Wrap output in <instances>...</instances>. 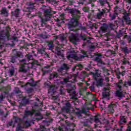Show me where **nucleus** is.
<instances>
[{
    "mask_svg": "<svg viewBox=\"0 0 131 131\" xmlns=\"http://www.w3.org/2000/svg\"><path fill=\"white\" fill-rule=\"evenodd\" d=\"M62 47H63V46H59V47L57 46V47L55 48V51H56V52H59V51H60V50H61V48H62Z\"/></svg>",
    "mask_w": 131,
    "mask_h": 131,
    "instance_id": "e2e57ef3",
    "label": "nucleus"
},
{
    "mask_svg": "<svg viewBox=\"0 0 131 131\" xmlns=\"http://www.w3.org/2000/svg\"><path fill=\"white\" fill-rule=\"evenodd\" d=\"M24 57V55H23V53L22 52L18 51L14 55H12L10 58L9 61L10 63H17L18 62V58H23Z\"/></svg>",
    "mask_w": 131,
    "mask_h": 131,
    "instance_id": "0eeeda50",
    "label": "nucleus"
},
{
    "mask_svg": "<svg viewBox=\"0 0 131 131\" xmlns=\"http://www.w3.org/2000/svg\"><path fill=\"white\" fill-rule=\"evenodd\" d=\"M50 37L49 35H43L42 38H49Z\"/></svg>",
    "mask_w": 131,
    "mask_h": 131,
    "instance_id": "774afa93",
    "label": "nucleus"
},
{
    "mask_svg": "<svg viewBox=\"0 0 131 131\" xmlns=\"http://www.w3.org/2000/svg\"><path fill=\"white\" fill-rule=\"evenodd\" d=\"M96 80V85L98 87L99 86H102L103 85V81H104V79L102 78H97V80Z\"/></svg>",
    "mask_w": 131,
    "mask_h": 131,
    "instance_id": "b1692460",
    "label": "nucleus"
},
{
    "mask_svg": "<svg viewBox=\"0 0 131 131\" xmlns=\"http://www.w3.org/2000/svg\"><path fill=\"white\" fill-rule=\"evenodd\" d=\"M76 67L78 68V69H79V70H82V69L83 68V66H82V64L79 63L77 65H76Z\"/></svg>",
    "mask_w": 131,
    "mask_h": 131,
    "instance_id": "5fc2aeb1",
    "label": "nucleus"
},
{
    "mask_svg": "<svg viewBox=\"0 0 131 131\" xmlns=\"http://www.w3.org/2000/svg\"><path fill=\"white\" fill-rule=\"evenodd\" d=\"M15 92L16 94H20V93H21V91H20V89L18 88H15Z\"/></svg>",
    "mask_w": 131,
    "mask_h": 131,
    "instance_id": "bf43d9fd",
    "label": "nucleus"
},
{
    "mask_svg": "<svg viewBox=\"0 0 131 131\" xmlns=\"http://www.w3.org/2000/svg\"><path fill=\"white\" fill-rule=\"evenodd\" d=\"M102 98L109 100L110 99V89H109V84L106 85V88L103 89V92L102 94Z\"/></svg>",
    "mask_w": 131,
    "mask_h": 131,
    "instance_id": "1a4fd4ad",
    "label": "nucleus"
},
{
    "mask_svg": "<svg viewBox=\"0 0 131 131\" xmlns=\"http://www.w3.org/2000/svg\"><path fill=\"white\" fill-rule=\"evenodd\" d=\"M58 77H59V74L56 72H53L52 73L49 74L48 79H49V80H52V79L58 78Z\"/></svg>",
    "mask_w": 131,
    "mask_h": 131,
    "instance_id": "4468645a",
    "label": "nucleus"
},
{
    "mask_svg": "<svg viewBox=\"0 0 131 131\" xmlns=\"http://www.w3.org/2000/svg\"><path fill=\"white\" fill-rule=\"evenodd\" d=\"M65 106H66L62 108L63 112H65V113H69L70 109H72L73 108L71 103L68 101L65 103Z\"/></svg>",
    "mask_w": 131,
    "mask_h": 131,
    "instance_id": "9b49d317",
    "label": "nucleus"
},
{
    "mask_svg": "<svg viewBox=\"0 0 131 131\" xmlns=\"http://www.w3.org/2000/svg\"><path fill=\"white\" fill-rule=\"evenodd\" d=\"M48 47V50H50V51H53V50L55 48V45H54V42L52 40H47L46 41Z\"/></svg>",
    "mask_w": 131,
    "mask_h": 131,
    "instance_id": "2eb2a0df",
    "label": "nucleus"
},
{
    "mask_svg": "<svg viewBox=\"0 0 131 131\" xmlns=\"http://www.w3.org/2000/svg\"><path fill=\"white\" fill-rule=\"evenodd\" d=\"M46 29L47 31H51L52 30V26L50 25L46 26Z\"/></svg>",
    "mask_w": 131,
    "mask_h": 131,
    "instance_id": "6e6d98bb",
    "label": "nucleus"
},
{
    "mask_svg": "<svg viewBox=\"0 0 131 131\" xmlns=\"http://www.w3.org/2000/svg\"><path fill=\"white\" fill-rule=\"evenodd\" d=\"M34 110H33L31 111H26L25 113V116H28L29 115H30L31 116H32V115H33V114H34Z\"/></svg>",
    "mask_w": 131,
    "mask_h": 131,
    "instance_id": "4c0bfd02",
    "label": "nucleus"
},
{
    "mask_svg": "<svg viewBox=\"0 0 131 131\" xmlns=\"http://www.w3.org/2000/svg\"><path fill=\"white\" fill-rule=\"evenodd\" d=\"M80 37L81 38V39L84 40V41L86 40V36H85L84 34H81L80 35Z\"/></svg>",
    "mask_w": 131,
    "mask_h": 131,
    "instance_id": "3c124183",
    "label": "nucleus"
},
{
    "mask_svg": "<svg viewBox=\"0 0 131 131\" xmlns=\"http://www.w3.org/2000/svg\"><path fill=\"white\" fill-rule=\"evenodd\" d=\"M5 99V95H4V93H1L0 94V102H3Z\"/></svg>",
    "mask_w": 131,
    "mask_h": 131,
    "instance_id": "864d4df0",
    "label": "nucleus"
},
{
    "mask_svg": "<svg viewBox=\"0 0 131 131\" xmlns=\"http://www.w3.org/2000/svg\"><path fill=\"white\" fill-rule=\"evenodd\" d=\"M94 61L98 62L100 64H103V65H105V63L103 62L102 61V55L101 54H97L95 56V58L94 59Z\"/></svg>",
    "mask_w": 131,
    "mask_h": 131,
    "instance_id": "dca6fc26",
    "label": "nucleus"
},
{
    "mask_svg": "<svg viewBox=\"0 0 131 131\" xmlns=\"http://www.w3.org/2000/svg\"><path fill=\"white\" fill-rule=\"evenodd\" d=\"M115 32L117 34V36H116V38H120V37H121V36H122V35H123V32H122V31L121 30H119V33H117V31H115Z\"/></svg>",
    "mask_w": 131,
    "mask_h": 131,
    "instance_id": "72a5a7b5",
    "label": "nucleus"
},
{
    "mask_svg": "<svg viewBox=\"0 0 131 131\" xmlns=\"http://www.w3.org/2000/svg\"><path fill=\"white\" fill-rule=\"evenodd\" d=\"M7 91H8V87L0 86V92H4L3 94H7Z\"/></svg>",
    "mask_w": 131,
    "mask_h": 131,
    "instance_id": "ea45409f",
    "label": "nucleus"
},
{
    "mask_svg": "<svg viewBox=\"0 0 131 131\" xmlns=\"http://www.w3.org/2000/svg\"><path fill=\"white\" fill-rule=\"evenodd\" d=\"M94 84H95V82L89 87L91 91H95V85Z\"/></svg>",
    "mask_w": 131,
    "mask_h": 131,
    "instance_id": "13d9d810",
    "label": "nucleus"
},
{
    "mask_svg": "<svg viewBox=\"0 0 131 131\" xmlns=\"http://www.w3.org/2000/svg\"><path fill=\"white\" fill-rule=\"evenodd\" d=\"M127 122V117L126 116H121L120 117V120L118 122L120 128L117 129L116 125L115 128L117 131H122V129L123 128L122 124H125Z\"/></svg>",
    "mask_w": 131,
    "mask_h": 131,
    "instance_id": "6e6552de",
    "label": "nucleus"
},
{
    "mask_svg": "<svg viewBox=\"0 0 131 131\" xmlns=\"http://www.w3.org/2000/svg\"><path fill=\"white\" fill-rule=\"evenodd\" d=\"M32 57H33V56L31 54H27L25 56V58H27V59H28V61L29 63V61H30V60H33Z\"/></svg>",
    "mask_w": 131,
    "mask_h": 131,
    "instance_id": "49530a36",
    "label": "nucleus"
},
{
    "mask_svg": "<svg viewBox=\"0 0 131 131\" xmlns=\"http://www.w3.org/2000/svg\"><path fill=\"white\" fill-rule=\"evenodd\" d=\"M29 64H31V67L30 68H32L34 65H37V66H41L40 63L38 62V61L36 60H33L32 62H29Z\"/></svg>",
    "mask_w": 131,
    "mask_h": 131,
    "instance_id": "7c9ffc66",
    "label": "nucleus"
},
{
    "mask_svg": "<svg viewBox=\"0 0 131 131\" xmlns=\"http://www.w3.org/2000/svg\"><path fill=\"white\" fill-rule=\"evenodd\" d=\"M107 28L110 30H114L115 29V23H110L107 26Z\"/></svg>",
    "mask_w": 131,
    "mask_h": 131,
    "instance_id": "c756f323",
    "label": "nucleus"
},
{
    "mask_svg": "<svg viewBox=\"0 0 131 131\" xmlns=\"http://www.w3.org/2000/svg\"><path fill=\"white\" fill-rule=\"evenodd\" d=\"M33 92V89L30 88L27 90V93L28 94H31V93Z\"/></svg>",
    "mask_w": 131,
    "mask_h": 131,
    "instance_id": "680f3d73",
    "label": "nucleus"
},
{
    "mask_svg": "<svg viewBox=\"0 0 131 131\" xmlns=\"http://www.w3.org/2000/svg\"><path fill=\"white\" fill-rule=\"evenodd\" d=\"M25 125H26V126H27V127L30 126V122H29V121H28L27 120L25 122Z\"/></svg>",
    "mask_w": 131,
    "mask_h": 131,
    "instance_id": "0e129e2a",
    "label": "nucleus"
},
{
    "mask_svg": "<svg viewBox=\"0 0 131 131\" xmlns=\"http://www.w3.org/2000/svg\"><path fill=\"white\" fill-rule=\"evenodd\" d=\"M91 74L93 75V77L95 80H97L98 78H101V73L99 70H95V73L91 72Z\"/></svg>",
    "mask_w": 131,
    "mask_h": 131,
    "instance_id": "ddd939ff",
    "label": "nucleus"
},
{
    "mask_svg": "<svg viewBox=\"0 0 131 131\" xmlns=\"http://www.w3.org/2000/svg\"><path fill=\"white\" fill-rule=\"evenodd\" d=\"M69 13L71 14L73 18L71 19L70 23L68 25L70 31H73L74 32H77L78 30H85L86 29L84 27H82L81 24L79 23L78 20L80 16L78 14H80V11L75 9H67Z\"/></svg>",
    "mask_w": 131,
    "mask_h": 131,
    "instance_id": "f257e3e1",
    "label": "nucleus"
},
{
    "mask_svg": "<svg viewBox=\"0 0 131 131\" xmlns=\"http://www.w3.org/2000/svg\"><path fill=\"white\" fill-rule=\"evenodd\" d=\"M114 13L113 15H111V14H110V16L111 17V21H112L115 19V10H114Z\"/></svg>",
    "mask_w": 131,
    "mask_h": 131,
    "instance_id": "603ef678",
    "label": "nucleus"
},
{
    "mask_svg": "<svg viewBox=\"0 0 131 131\" xmlns=\"http://www.w3.org/2000/svg\"><path fill=\"white\" fill-rule=\"evenodd\" d=\"M89 8L88 7H84L83 9V11L85 12H89Z\"/></svg>",
    "mask_w": 131,
    "mask_h": 131,
    "instance_id": "69168bd1",
    "label": "nucleus"
},
{
    "mask_svg": "<svg viewBox=\"0 0 131 131\" xmlns=\"http://www.w3.org/2000/svg\"><path fill=\"white\" fill-rule=\"evenodd\" d=\"M65 124L67 125L66 127H59L58 129L60 131H74V128L75 127V125L69 122L68 120L65 121Z\"/></svg>",
    "mask_w": 131,
    "mask_h": 131,
    "instance_id": "39448f33",
    "label": "nucleus"
},
{
    "mask_svg": "<svg viewBox=\"0 0 131 131\" xmlns=\"http://www.w3.org/2000/svg\"><path fill=\"white\" fill-rule=\"evenodd\" d=\"M76 77H77V75L75 74L73 75L68 76V77L64 78L62 81H60L61 84L64 85L66 84V89L67 92L68 94H70V96L71 97V99H76V101L75 104L77 105L78 104V102H77V98H76L75 94H76V92H75V85L72 84L68 83V82H71L70 79L73 78L74 81H76Z\"/></svg>",
    "mask_w": 131,
    "mask_h": 131,
    "instance_id": "f03ea898",
    "label": "nucleus"
},
{
    "mask_svg": "<svg viewBox=\"0 0 131 131\" xmlns=\"http://www.w3.org/2000/svg\"><path fill=\"white\" fill-rule=\"evenodd\" d=\"M75 96H76V97H75L76 99H75V98L72 99V100H73V102H71V103H72V104H73L74 107L75 108V109H76V110H79V108H76V106H77V105H78V104H79V100H78V98H77L76 97V96H77V95H76V93H75ZM76 99H77V100L78 104H75V102H76Z\"/></svg>",
    "mask_w": 131,
    "mask_h": 131,
    "instance_id": "a878e982",
    "label": "nucleus"
},
{
    "mask_svg": "<svg viewBox=\"0 0 131 131\" xmlns=\"http://www.w3.org/2000/svg\"><path fill=\"white\" fill-rule=\"evenodd\" d=\"M108 111L111 113V114H113L115 112V104H110L108 106Z\"/></svg>",
    "mask_w": 131,
    "mask_h": 131,
    "instance_id": "f3484780",
    "label": "nucleus"
},
{
    "mask_svg": "<svg viewBox=\"0 0 131 131\" xmlns=\"http://www.w3.org/2000/svg\"><path fill=\"white\" fill-rule=\"evenodd\" d=\"M101 30L103 32H105L107 30V28L106 27H101Z\"/></svg>",
    "mask_w": 131,
    "mask_h": 131,
    "instance_id": "338daca9",
    "label": "nucleus"
},
{
    "mask_svg": "<svg viewBox=\"0 0 131 131\" xmlns=\"http://www.w3.org/2000/svg\"><path fill=\"white\" fill-rule=\"evenodd\" d=\"M70 41L74 45H76L79 41V38L77 34H73L70 37Z\"/></svg>",
    "mask_w": 131,
    "mask_h": 131,
    "instance_id": "f8f14e48",
    "label": "nucleus"
},
{
    "mask_svg": "<svg viewBox=\"0 0 131 131\" xmlns=\"http://www.w3.org/2000/svg\"><path fill=\"white\" fill-rule=\"evenodd\" d=\"M122 65H126L127 64L128 65H129L130 63L129 61H128V59L126 58H124L122 60Z\"/></svg>",
    "mask_w": 131,
    "mask_h": 131,
    "instance_id": "a18cd8bd",
    "label": "nucleus"
},
{
    "mask_svg": "<svg viewBox=\"0 0 131 131\" xmlns=\"http://www.w3.org/2000/svg\"><path fill=\"white\" fill-rule=\"evenodd\" d=\"M14 73H15V69H14V68H12L9 70V74L10 76H13Z\"/></svg>",
    "mask_w": 131,
    "mask_h": 131,
    "instance_id": "79ce46f5",
    "label": "nucleus"
},
{
    "mask_svg": "<svg viewBox=\"0 0 131 131\" xmlns=\"http://www.w3.org/2000/svg\"><path fill=\"white\" fill-rule=\"evenodd\" d=\"M27 84H30V86H36V84H37V82H34L33 78H31L29 82H27L26 85Z\"/></svg>",
    "mask_w": 131,
    "mask_h": 131,
    "instance_id": "4be33fe9",
    "label": "nucleus"
},
{
    "mask_svg": "<svg viewBox=\"0 0 131 131\" xmlns=\"http://www.w3.org/2000/svg\"><path fill=\"white\" fill-rule=\"evenodd\" d=\"M28 70L25 68V66L24 64H21L18 72H22L23 73H27Z\"/></svg>",
    "mask_w": 131,
    "mask_h": 131,
    "instance_id": "393cba45",
    "label": "nucleus"
},
{
    "mask_svg": "<svg viewBox=\"0 0 131 131\" xmlns=\"http://www.w3.org/2000/svg\"><path fill=\"white\" fill-rule=\"evenodd\" d=\"M122 51L125 54V56H126V55H127L129 53V50H128V48L127 47H123V48H122Z\"/></svg>",
    "mask_w": 131,
    "mask_h": 131,
    "instance_id": "e433bc0d",
    "label": "nucleus"
},
{
    "mask_svg": "<svg viewBox=\"0 0 131 131\" xmlns=\"http://www.w3.org/2000/svg\"><path fill=\"white\" fill-rule=\"evenodd\" d=\"M80 75L82 78H85V77H88V76H89V74H88L85 71H82Z\"/></svg>",
    "mask_w": 131,
    "mask_h": 131,
    "instance_id": "58836bf2",
    "label": "nucleus"
},
{
    "mask_svg": "<svg viewBox=\"0 0 131 131\" xmlns=\"http://www.w3.org/2000/svg\"><path fill=\"white\" fill-rule=\"evenodd\" d=\"M58 38L61 40V42H64V41L66 43L67 42V39L66 38V36L64 34H60L58 35Z\"/></svg>",
    "mask_w": 131,
    "mask_h": 131,
    "instance_id": "bb28decb",
    "label": "nucleus"
},
{
    "mask_svg": "<svg viewBox=\"0 0 131 131\" xmlns=\"http://www.w3.org/2000/svg\"><path fill=\"white\" fill-rule=\"evenodd\" d=\"M124 38H126L128 41V43H131V37L130 36L125 35L123 37Z\"/></svg>",
    "mask_w": 131,
    "mask_h": 131,
    "instance_id": "09e8293b",
    "label": "nucleus"
},
{
    "mask_svg": "<svg viewBox=\"0 0 131 131\" xmlns=\"http://www.w3.org/2000/svg\"><path fill=\"white\" fill-rule=\"evenodd\" d=\"M12 14V16H15V17H19V15H20V9H16L14 12H11Z\"/></svg>",
    "mask_w": 131,
    "mask_h": 131,
    "instance_id": "473e14b6",
    "label": "nucleus"
},
{
    "mask_svg": "<svg viewBox=\"0 0 131 131\" xmlns=\"http://www.w3.org/2000/svg\"><path fill=\"white\" fill-rule=\"evenodd\" d=\"M45 18L40 17L41 19V26L43 27L46 25V23L51 20V18L54 14H56V11L52 10V9H45L43 10Z\"/></svg>",
    "mask_w": 131,
    "mask_h": 131,
    "instance_id": "7ed1b4c3",
    "label": "nucleus"
},
{
    "mask_svg": "<svg viewBox=\"0 0 131 131\" xmlns=\"http://www.w3.org/2000/svg\"><path fill=\"white\" fill-rule=\"evenodd\" d=\"M34 114H35V116H39V118H36V120H41V119H42V116L40 114V112L35 110H34Z\"/></svg>",
    "mask_w": 131,
    "mask_h": 131,
    "instance_id": "cd10ccee",
    "label": "nucleus"
},
{
    "mask_svg": "<svg viewBox=\"0 0 131 131\" xmlns=\"http://www.w3.org/2000/svg\"><path fill=\"white\" fill-rule=\"evenodd\" d=\"M81 54L79 56L80 57V60L81 59H84V58H89V55H88V53L86 52V51H84V50H81Z\"/></svg>",
    "mask_w": 131,
    "mask_h": 131,
    "instance_id": "aec40b11",
    "label": "nucleus"
},
{
    "mask_svg": "<svg viewBox=\"0 0 131 131\" xmlns=\"http://www.w3.org/2000/svg\"><path fill=\"white\" fill-rule=\"evenodd\" d=\"M57 54L59 57L60 58V59H62V60H64V54L61 53V51H57Z\"/></svg>",
    "mask_w": 131,
    "mask_h": 131,
    "instance_id": "de8ad7c7",
    "label": "nucleus"
},
{
    "mask_svg": "<svg viewBox=\"0 0 131 131\" xmlns=\"http://www.w3.org/2000/svg\"><path fill=\"white\" fill-rule=\"evenodd\" d=\"M48 92L49 94H51V95H55V93H56L55 86H50L49 90H48Z\"/></svg>",
    "mask_w": 131,
    "mask_h": 131,
    "instance_id": "2f4dec72",
    "label": "nucleus"
},
{
    "mask_svg": "<svg viewBox=\"0 0 131 131\" xmlns=\"http://www.w3.org/2000/svg\"><path fill=\"white\" fill-rule=\"evenodd\" d=\"M121 84H122V80H119V82L116 84L117 88L119 89V90H117L116 92V96L119 98H121L122 97V92H121V88L122 86H121Z\"/></svg>",
    "mask_w": 131,
    "mask_h": 131,
    "instance_id": "9d476101",
    "label": "nucleus"
},
{
    "mask_svg": "<svg viewBox=\"0 0 131 131\" xmlns=\"http://www.w3.org/2000/svg\"><path fill=\"white\" fill-rule=\"evenodd\" d=\"M127 125L128 127H127L126 131H131V121L128 122Z\"/></svg>",
    "mask_w": 131,
    "mask_h": 131,
    "instance_id": "8fccbe9b",
    "label": "nucleus"
},
{
    "mask_svg": "<svg viewBox=\"0 0 131 131\" xmlns=\"http://www.w3.org/2000/svg\"><path fill=\"white\" fill-rule=\"evenodd\" d=\"M125 74V71H123V72H122V73L120 72H116V75L119 81V80L122 81V80L120 79V76L122 75V76H124Z\"/></svg>",
    "mask_w": 131,
    "mask_h": 131,
    "instance_id": "5701e85b",
    "label": "nucleus"
},
{
    "mask_svg": "<svg viewBox=\"0 0 131 131\" xmlns=\"http://www.w3.org/2000/svg\"><path fill=\"white\" fill-rule=\"evenodd\" d=\"M32 108H37L38 107V104L37 102H34L32 105Z\"/></svg>",
    "mask_w": 131,
    "mask_h": 131,
    "instance_id": "4d7b16f0",
    "label": "nucleus"
},
{
    "mask_svg": "<svg viewBox=\"0 0 131 131\" xmlns=\"http://www.w3.org/2000/svg\"><path fill=\"white\" fill-rule=\"evenodd\" d=\"M18 60L19 61V63L21 64V65H24V66H25V65H27L28 64L26 63V59L25 58L21 60L18 59Z\"/></svg>",
    "mask_w": 131,
    "mask_h": 131,
    "instance_id": "c03bdc74",
    "label": "nucleus"
},
{
    "mask_svg": "<svg viewBox=\"0 0 131 131\" xmlns=\"http://www.w3.org/2000/svg\"><path fill=\"white\" fill-rule=\"evenodd\" d=\"M85 116L83 117V118H86V121H83V120L80 121V123L83 124V126H86L87 127H91V125H89V122L92 123V121L94 120V117L92 116L91 114L88 113H85Z\"/></svg>",
    "mask_w": 131,
    "mask_h": 131,
    "instance_id": "20e7f679",
    "label": "nucleus"
},
{
    "mask_svg": "<svg viewBox=\"0 0 131 131\" xmlns=\"http://www.w3.org/2000/svg\"><path fill=\"white\" fill-rule=\"evenodd\" d=\"M6 30L7 32L6 33V36H7L8 38H10V34H9V31H10V28H7Z\"/></svg>",
    "mask_w": 131,
    "mask_h": 131,
    "instance_id": "052dcab7",
    "label": "nucleus"
},
{
    "mask_svg": "<svg viewBox=\"0 0 131 131\" xmlns=\"http://www.w3.org/2000/svg\"><path fill=\"white\" fill-rule=\"evenodd\" d=\"M70 69V67L66 64L63 63L60 68L57 69V72L60 75L64 76L66 74H68V71Z\"/></svg>",
    "mask_w": 131,
    "mask_h": 131,
    "instance_id": "423d86ee",
    "label": "nucleus"
},
{
    "mask_svg": "<svg viewBox=\"0 0 131 131\" xmlns=\"http://www.w3.org/2000/svg\"><path fill=\"white\" fill-rule=\"evenodd\" d=\"M59 91L60 95H65V89L64 86L62 85L60 86Z\"/></svg>",
    "mask_w": 131,
    "mask_h": 131,
    "instance_id": "c9c22d12",
    "label": "nucleus"
},
{
    "mask_svg": "<svg viewBox=\"0 0 131 131\" xmlns=\"http://www.w3.org/2000/svg\"><path fill=\"white\" fill-rule=\"evenodd\" d=\"M21 103V104H23V105H25L27 104H29V100L26 99V97H25L23 99Z\"/></svg>",
    "mask_w": 131,
    "mask_h": 131,
    "instance_id": "f704fd0d",
    "label": "nucleus"
},
{
    "mask_svg": "<svg viewBox=\"0 0 131 131\" xmlns=\"http://www.w3.org/2000/svg\"><path fill=\"white\" fill-rule=\"evenodd\" d=\"M124 19L126 21V24H128V25H130L131 20H130L129 17L128 16H124Z\"/></svg>",
    "mask_w": 131,
    "mask_h": 131,
    "instance_id": "37998d69",
    "label": "nucleus"
},
{
    "mask_svg": "<svg viewBox=\"0 0 131 131\" xmlns=\"http://www.w3.org/2000/svg\"><path fill=\"white\" fill-rule=\"evenodd\" d=\"M67 58L69 60H70L71 58L72 59H75V60H77V61H80V58L77 57V55L74 53H71L68 56Z\"/></svg>",
    "mask_w": 131,
    "mask_h": 131,
    "instance_id": "6ab92c4d",
    "label": "nucleus"
},
{
    "mask_svg": "<svg viewBox=\"0 0 131 131\" xmlns=\"http://www.w3.org/2000/svg\"><path fill=\"white\" fill-rule=\"evenodd\" d=\"M99 2L100 3L101 6H102V7H105V5H109L108 4L107 2L104 0H99Z\"/></svg>",
    "mask_w": 131,
    "mask_h": 131,
    "instance_id": "a19ab883",
    "label": "nucleus"
},
{
    "mask_svg": "<svg viewBox=\"0 0 131 131\" xmlns=\"http://www.w3.org/2000/svg\"><path fill=\"white\" fill-rule=\"evenodd\" d=\"M105 10H102L101 11L99 12L96 15H95V18L96 19H102V17L104 16V14H105Z\"/></svg>",
    "mask_w": 131,
    "mask_h": 131,
    "instance_id": "412c9836",
    "label": "nucleus"
},
{
    "mask_svg": "<svg viewBox=\"0 0 131 131\" xmlns=\"http://www.w3.org/2000/svg\"><path fill=\"white\" fill-rule=\"evenodd\" d=\"M1 12V15H3L5 17H8V12L6 8H3Z\"/></svg>",
    "mask_w": 131,
    "mask_h": 131,
    "instance_id": "c85d7f7f",
    "label": "nucleus"
},
{
    "mask_svg": "<svg viewBox=\"0 0 131 131\" xmlns=\"http://www.w3.org/2000/svg\"><path fill=\"white\" fill-rule=\"evenodd\" d=\"M38 54H39V55H41V56L42 57H44V58L49 57V54L47 53L46 51H45V49H38Z\"/></svg>",
    "mask_w": 131,
    "mask_h": 131,
    "instance_id": "a211bd4d",
    "label": "nucleus"
}]
</instances>
